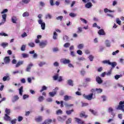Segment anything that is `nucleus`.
<instances>
[{"label":"nucleus","mask_w":124,"mask_h":124,"mask_svg":"<svg viewBox=\"0 0 124 124\" xmlns=\"http://www.w3.org/2000/svg\"><path fill=\"white\" fill-rule=\"evenodd\" d=\"M52 18V16L50 14H48L46 16V19H51Z\"/></svg>","instance_id":"obj_47"},{"label":"nucleus","mask_w":124,"mask_h":124,"mask_svg":"<svg viewBox=\"0 0 124 124\" xmlns=\"http://www.w3.org/2000/svg\"><path fill=\"white\" fill-rule=\"evenodd\" d=\"M23 86H21V87L19 88V94H20V95H23Z\"/></svg>","instance_id":"obj_30"},{"label":"nucleus","mask_w":124,"mask_h":124,"mask_svg":"<svg viewBox=\"0 0 124 124\" xmlns=\"http://www.w3.org/2000/svg\"><path fill=\"white\" fill-rule=\"evenodd\" d=\"M45 64H46V63L44 62H40L39 63V66H40V67L41 66H43V65H44Z\"/></svg>","instance_id":"obj_61"},{"label":"nucleus","mask_w":124,"mask_h":124,"mask_svg":"<svg viewBox=\"0 0 124 124\" xmlns=\"http://www.w3.org/2000/svg\"><path fill=\"white\" fill-rule=\"evenodd\" d=\"M21 50L22 51H25L26 50V46L25 45H22L21 47Z\"/></svg>","instance_id":"obj_57"},{"label":"nucleus","mask_w":124,"mask_h":124,"mask_svg":"<svg viewBox=\"0 0 124 124\" xmlns=\"http://www.w3.org/2000/svg\"><path fill=\"white\" fill-rule=\"evenodd\" d=\"M78 49H80L81 50L84 47V45L80 44L78 46Z\"/></svg>","instance_id":"obj_39"},{"label":"nucleus","mask_w":124,"mask_h":124,"mask_svg":"<svg viewBox=\"0 0 124 124\" xmlns=\"http://www.w3.org/2000/svg\"><path fill=\"white\" fill-rule=\"evenodd\" d=\"M17 18L16 16H13L12 18V22L14 23V24H16Z\"/></svg>","instance_id":"obj_24"},{"label":"nucleus","mask_w":124,"mask_h":124,"mask_svg":"<svg viewBox=\"0 0 124 124\" xmlns=\"http://www.w3.org/2000/svg\"><path fill=\"white\" fill-rule=\"evenodd\" d=\"M57 37H58V33H57V32L55 31L53 33V38L56 40V39H57Z\"/></svg>","instance_id":"obj_27"},{"label":"nucleus","mask_w":124,"mask_h":124,"mask_svg":"<svg viewBox=\"0 0 124 124\" xmlns=\"http://www.w3.org/2000/svg\"><path fill=\"white\" fill-rule=\"evenodd\" d=\"M38 100L39 102H42V101L44 100V97H43V96H40L38 98Z\"/></svg>","instance_id":"obj_25"},{"label":"nucleus","mask_w":124,"mask_h":124,"mask_svg":"<svg viewBox=\"0 0 124 124\" xmlns=\"http://www.w3.org/2000/svg\"><path fill=\"white\" fill-rule=\"evenodd\" d=\"M93 55H90L89 57V59L90 61V62H93Z\"/></svg>","instance_id":"obj_51"},{"label":"nucleus","mask_w":124,"mask_h":124,"mask_svg":"<svg viewBox=\"0 0 124 124\" xmlns=\"http://www.w3.org/2000/svg\"><path fill=\"white\" fill-rule=\"evenodd\" d=\"M39 25H41L42 30H45V22H43L42 20L40 19L38 20Z\"/></svg>","instance_id":"obj_5"},{"label":"nucleus","mask_w":124,"mask_h":124,"mask_svg":"<svg viewBox=\"0 0 124 124\" xmlns=\"http://www.w3.org/2000/svg\"><path fill=\"white\" fill-rule=\"evenodd\" d=\"M9 80H10V77L9 76H5L2 78V80L4 82H5V81H9Z\"/></svg>","instance_id":"obj_16"},{"label":"nucleus","mask_w":124,"mask_h":124,"mask_svg":"<svg viewBox=\"0 0 124 124\" xmlns=\"http://www.w3.org/2000/svg\"><path fill=\"white\" fill-rule=\"evenodd\" d=\"M23 63H24V62L23 61L18 62L16 65V67H19V66H20V65H22Z\"/></svg>","instance_id":"obj_22"},{"label":"nucleus","mask_w":124,"mask_h":124,"mask_svg":"<svg viewBox=\"0 0 124 124\" xmlns=\"http://www.w3.org/2000/svg\"><path fill=\"white\" fill-rule=\"evenodd\" d=\"M119 52H120V51L119 50H117L113 52L112 53V55L113 56H115V55H116V54H118V53H119Z\"/></svg>","instance_id":"obj_58"},{"label":"nucleus","mask_w":124,"mask_h":124,"mask_svg":"<svg viewBox=\"0 0 124 124\" xmlns=\"http://www.w3.org/2000/svg\"><path fill=\"white\" fill-rule=\"evenodd\" d=\"M53 78L54 81L58 80V78H59V74H56L55 76L53 77Z\"/></svg>","instance_id":"obj_38"},{"label":"nucleus","mask_w":124,"mask_h":124,"mask_svg":"<svg viewBox=\"0 0 124 124\" xmlns=\"http://www.w3.org/2000/svg\"><path fill=\"white\" fill-rule=\"evenodd\" d=\"M119 110H122L124 112V106H119Z\"/></svg>","instance_id":"obj_56"},{"label":"nucleus","mask_w":124,"mask_h":124,"mask_svg":"<svg viewBox=\"0 0 124 124\" xmlns=\"http://www.w3.org/2000/svg\"><path fill=\"white\" fill-rule=\"evenodd\" d=\"M80 20H81V21L82 22H83V23H84V24H87L88 23V21L86 19H85L80 18Z\"/></svg>","instance_id":"obj_48"},{"label":"nucleus","mask_w":124,"mask_h":124,"mask_svg":"<svg viewBox=\"0 0 124 124\" xmlns=\"http://www.w3.org/2000/svg\"><path fill=\"white\" fill-rule=\"evenodd\" d=\"M98 34L99 35H105V32H104V30L103 29H100L98 31Z\"/></svg>","instance_id":"obj_15"},{"label":"nucleus","mask_w":124,"mask_h":124,"mask_svg":"<svg viewBox=\"0 0 124 124\" xmlns=\"http://www.w3.org/2000/svg\"><path fill=\"white\" fill-rule=\"evenodd\" d=\"M0 36H8V35L3 32H1L0 33Z\"/></svg>","instance_id":"obj_45"},{"label":"nucleus","mask_w":124,"mask_h":124,"mask_svg":"<svg viewBox=\"0 0 124 124\" xmlns=\"http://www.w3.org/2000/svg\"><path fill=\"white\" fill-rule=\"evenodd\" d=\"M64 106L65 107H71V106H73V105H69L67 103H64Z\"/></svg>","instance_id":"obj_55"},{"label":"nucleus","mask_w":124,"mask_h":124,"mask_svg":"<svg viewBox=\"0 0 124 124\" xmlns=\"http://www.w3.org/2000/svg\"><path fill=\"white\" fill-rule=\"evenodd\" d=\"M71 122H72V119L71 118H69L66 121V124H71Z\"/></svg>","instance_id":"obj_36"},{"label":"nucleus","mask_w":124,"mask_h":124,"mask_svg":"<svg viewBox=\"0 0 124 124\" xmlns=\"http://www.w3.org/2000/svg\"><path fill=\"white\" fill-rule=\"evenodd\" d=\"M32 66H33V64L32 63H29L27 68H26V71L27 72H30V71H31V67H32Z\"/></svg>","instance_id":"obj_6"},{"label":"nucleus","mask_w":124,"mask_h":124,"mask_svg":"<svg viewBox=\"0 0 124 124\" xmlns=\"http://www.w3.org/2000/svg\"><path fill=\"white\" fill-rule=\"evenodd\" d=\"M28 45H29V46H30V47H35V45H34V43H33L32 42L29 43L28 44Z\"/></svg>","instance_id":"obj_46"},{"label":"nucleus","mask_w":124,"mask_h":124,"mask_svg":"<svg viewBox=\"0 0 124 124\" xmlns=\"http://www.w3.org/2000/svg\"><path fill=\"white\" fill-rule=\"evenodd\" d=\"M67 118V116H66V115H64L62 116V117L58 116L57 117V120L59 122H64V121L66 120Z\"/></svg>","instance_id":"obj_4"},{"label":"nucleus","mask_w":124,"mask_h":124,"mask_svg":"<svg viewBox=\"0 0 124 124\" xmlns=\"http://www.w3.org/2000/svg\"><path fill=\"white\" fill-rule=\"evenodd\" d=\"M4 62L5 63H9L10 62V58L9 56H6L4 58Z\"/></svg>","instance_id":"obj_10"},{"label":"nucleus","mask_w":124,"mask_h":124,"mask_svg":"<svg viewBox=\"0 0 124 124\" xmlns=\"http://www.w3.org/2000/svg\"><path fill=\"white\" fill-rule=\"evenodd\" d=\"M106 45L107 47H110L111 46V45L110 44V42L108 40L106 41Z\"/></svg>","instance_id":"obj_34"},{"label":"nucleus","mask_w":124,"mask_h":124,"mask_svg":"<svg viewBox=\"0 0 124 124\" xmlns=\"http://www.w3.org/2000/svg\"><path fill=\"white\" fill-rule=\"evenodd\" d=\"M96 92H97V93H102V89L99 88L96 89Z\"/></svg>","instance_id":"obj_44"},{"label":"nucleus","mask_w":124,"mask_h":124,"mask_svg":"<svg viewBox=\"0 0 124 124\" xmlns=\"http://www.w3.org/2000/svg\"><path fill=\"white\" fill-rule=\"evenodd\" d=\"M16 119H14L13 120L11 121V124H16Z\"/></svg>","instance_id":"obj_64"},{"label":"nucleus","mask_w":124,"mask_h":124,"mask_svg":"<svg viewBox=\"0 0 124 124\" xmlns=\"http://www.w3.org/2000/svg\"><path fill=\"white\" fill-rule=\"evenodd\" d=\"M62 62L64 64H68L70 63V60L67 59H63L62 61Z\"/></svg>","instance_id":"obj_14"},{"label":"nucleus","mask_w":124,"mask_h":124,"mask_svg":"<svg viewBox=\"0 0 124 124\" xmlns=\"http://www.w3.org/2000/svg\"><path fill=\"white\" fill-rule=\"evenodd\" d=\"M72 112H74V109H72L70 110H66V113L67 115H71V114H72Z\"/></svg>","instance_id":"obj_23"},{"label":"nucleus","mask_w":124,"mask_h":124,"mask_svg":"<svg viewBox=\"0 0 124 124\" xmlns=\"http://www.w3.org/2000/svg\"><path fill=\"white\" fill-rule=\"evenodd\" d=\"M116 23L117 24L119 25V26H121V25H122V21L120 20V19L119 18L116 19Z\"/></svg>","instance_id":"obj_43"},{"label":"nucleus","mask_w":124,"mask_h":124,"mask_svg":"<svg viewBox=\"0 0 124 124\" xmlns=\"http://www.w3.org/2000/svg\"><path fill=\"white\" fill-rule=\"evenodd\" d=\"M83 31V29L82 27H78V31H77V33H80Z\"/></svg>","instance_id":"obj_33"},{"label":"nucleus","mask_w":124,"mask_h":124,"mask_svg":"<svg viewBox=\"0 0 124 124\" xmlns=\"http://www.w3.org/2000/svg\"><path fill=\"white\" fill-rule=\"evenodd\" d=\"M79 116L80 118L84 117V119H87V117H88V115H86V112H85V111H82V113H80Z\"/></svg>","instance_id":"obj_11"},{"label":"nucleus","mask_w":124,"mask_h":124,"mask_svg":"<svg viewBox=\"0 0 124 124\" xmlns=\"http://www.w3.org/2000/svg\"><path fill=\"white\" fill-rule=\"evenodd\" d=\"M80 74L82 76H84V75H85V74H86V71H85L84 70H81V71H80Z\"/></svg>","instance_id":"obj_50"},{"label":"nucleus","mask_w":124,"mask_h":124,"mask_svg":"<svg viewBox=\"0 0 124 124\" xmlns=\"http://www.w3.org/2000/svg\"><path fill=\"white\" fill-rule=\"evenodd\" d=\"M121 77H123V75H116L115 76L114 78L115 80H118L119 78H121Z\"/></svg>","instance_id":"obj_29"},{"label":"nucleus","mask_w":124,"mask_h":124,"mask_svg":"<svg viewBox=\"0 0 124 124\" xmlns=\"http://www.w3.org/2000/svg\"><path fill=\"white\" fill-rule=\"evenodd\" d=\"M93 6V4H92V2H88L85 4V7L86 8H91Z\"/></svg>","instance_id":"obj_19"},{"label":"nucleus","mask_w":124,"mask_h":124,"mask_svg":"<svg viewBox=\"0 0 124 124\" xmlns=\"http://www.w3.org/2000/svg\"><path fill=\"white\" fill-rule=\"evenodd\" d=\"M22 56L23 58H29V54H26V53H23L22 54Z\"/></svg>","instance_id":"obj_49"},{"label":"nucleus","mask_w":124,"mask_h":124,"mask_svg":"<svg viewBox=\"0 0 124 124\" xmlns=\"http://www.w3.org/2000/svg\"><path fill=\"white\" fill-rule=\"evenodd\" d=\"M63 18V16H59L56 18L57 20H60L62 21Z\"/></svg>","instance_id":"obj_59"},{"label":"nucleus","mask_w":124,"mask_h":124,"mask_svg":"<svg viewBox=\"0 0 124 124\" xmlns=\"http://www.w3.org/2000/svg\"><path fill=\"white\" fill-rule=\"evenodd\" d=\"M23 117L22 116H18V122H22L23 121Z\"/></svg>","instance_id":"obj_60"},{"label":"nucleus","mask_w":124,"mask_h":124,"mask_svg":"<svg viewBox=\"0 0 124 124\" xmlns=\"http://www.w3.org/2000/svg\"><path fill=\"white\" fill-rule=\"evenodd\" d=\"M18 99H19V96H18L17 95H16L14 96L12 101L13 102H16V101H17Z\"/></svg>","instance_id":"obj_21"},{"label":"nucleus","mask_w":124,"mask_h":124,"mask_svg":"<svg viewBox=\"0 0 124 124\" xmlns=\"http://www.w3.org/2000/svg\"><path fill=\"white\" fill-rule=\"evenodd\" d=\"M77 54H78V55H79L80 56H82V54H83V52L81 51V50H78L77 51Z\"/></svg>","instance_id":"obj_54"},{"label":"nucleus","mask_w":124,"mask_h":124,"mask_svg":"<svg viewBox=\"0 0 124 124\" xmlns=\"http://www.w3.org/2000/svg\"><path fill=\"white\" fill-rule=\"evenodd\" d=\"M46 90H47V87L45 86H43L42 87V89L40 90V93H42V92H43L44 91H46Z\"/></svg>","instance_id":"obj_35"},{"label":"nucleus","mask_w":124,"mask_h":124,"mask_svg":"<svg viewBox=\"0 0 124 124\" xmlns=\"http://www.w3.org/2000/svg\"><path fill=\"white\" fill-rule=\"evenodd\" d=\"M69 16L71 17H76L77 16V15L76 14H75L74 13H70L69 14Z\"/></svg>","instance_id":"obj_41"},{"label":"nucleus","mask_w":124,"mask_h":124,"mask_svg":"<svg viewBox=\"0 0 124 124\" xmlns=\"http://www.w3.org/2000/svg\"><path fill=\"white\" fill-rule=\"evenodd\" d=\"M70 99H71V96L68 95L64 96V100H65V101H68V100H70Z\"/></svg>","instance_id":"obj_20"},{"label":"nucleus","mask_w":124,"mask_h":124,"mask_svg":"<svg viewBox=\"0 0 124 124\" xmlns=\"http://www.w3.org/2000/svg\"><path fill=\"white\" fill-rule=\"evenodd\" d=\"M48 94L49 96H51V97H54V96L57 94V91H54V92H49L48 93Z\"/></svg>","instance_id":"obj_13"},{"label":"nucleus","mask_w":124,"mask_h":124,"mask_svg":"<svg viewBox=\"0 0 124 124\" xmlns=\"http://www.w3.org/2000/svg\"><path fill=\"white\" fill-rule=\"evenodd\" d=\"M1 46H2V47H3V48H5V47H7V46H8V43H2L1 44Z\"/></svg>","instance_id":"obj_32"},{"label":"nucleus","mask_w":124,"mask_h":124,"mask_svg":"<svg viewBox=\"0 0 124 124\" xmlns=\"http://www.w3.org/2000/svg\"><path fill=\"white\" fill-rule=\"evenodd\" d=\"M60 114H62V109H58L56 111V115H60Z\"/></svg>","instance_id":"obj_37"},{"label":"nucleus","mask_w":124,"mask_h":124,"mask_svg":"<svg viewBox=\"0 0 124 124\" xmlns=\"http://www.w3.org/2000/svg\"><path fill=\"white\" fill-rule=\"evenodd\" d=\"M5 113H6V114H7V115H10V109L6 108Z\"/></svg>","instance_id":"obj_40"},{"label":"nucleus","mask_w":124,"mask_h":124,"mask_svg":"<svg viewBox=\"0 0 124 124\" xmlns=\"http://www.w3.org/2000/svg\"><path fill=\"white\" fill-rule=\"evenodd\" d=\"M68 39H69V38L66 35H65L63 38V40H68Z\"/></svg>","instance_id":"obj_62"},{"label":"nucleus","mask_w":124,"mask_h":124,"mask_svg":"<svg viewBox=\"0 0 124 124\" xmlns=\"http://www.w3.org/2000/svg\"><path fill=\"white\" fill-rule=\"evenodd\" d=\"M3 119L7 122L11 121V118H10V116H8V114H5Z\"/></svg>","instance_id":"obj_8"},{"label":"nucleus","mask_w":124,"mask_h":124,"mask_svg":"<svg viewBox=\"0 0 124 124\" xmlns=\"http://www.w3.org/2000/svg\"><path fill=\"white\" fill-rule=\"evenodd\" d=\"M45 122H46V124H51V123H52L53 122V120H52V119H48L46 120L45 121Z\"/></svg>","instance_id":"obj_26"},{"label":"nucleus","mask_w":124,"mask_h":124,"mask_svg":"<svg viewBox=\"0 0 124 124\" xmlns=\"http://www.w3.org/2000/svg\"><path fill=\"white\" fill-rule=\"evenodd\" d=\"M120 106H124V101H120L119 102V105H118L117 109H119L120 110Z\"/></svg>","instance_id":"obj_31"},{"label":"nucleus","mask_w":124,"mask_h":124,"mask_svg":"<svg viewBox=\"0 0 124 124\" xmlns=\"http://www.w3.org/2000/svg\"><path fill=\"white\" fill-rule=\"evenodd\" d=\"M70 46V44H69V43H66L63 45V47H64L65 48H68V47Z\"/></svg>","instance_id":"obj_42"},{"label":"nucleus","mask_w":124,"mask_h":124,"mask_svg":"<svg viewBox=\"0 0 124 124\" xmlns=\"http://www.w3.org/2000/svg\"><path fill=\"white\" fill-rule=\"evenodd\" d=\"M75 121L76 123H78V124H84V121H82V120L80 119L79 118H75Z\"/></svg>","instance_id":"obj_9"},{"label":"nucleus","mask_w":124,"mask_h":124,"mask_svg":"<svg viewBox=\"0 0 124 124\" xmlns=\"http://www.w3.org/2000/svg\"><path fill=\"white\" fill-rule=\"evenodd\" d=\"M93 93H92L89 95H83V96L85 99H87V100H92L93 99Z\"/></svg>","instance_id":"obj_2"},{"label":"nucleus","mask_w":124,"mask_h":124,"mask_svg":"<svg viewBox=\"0 0 124 124\" xmlns=\"http://www.w3.org/2000/svg\"><path fill=\"white\" fill-rule=\"evenodd\" d=\"M90 112L93 114V115H96L97 112L96 111H94L93 109H90Z\"/></svg>","instance_id":"obj_53"},{"label":"nucleus","mask_w":124,"mask_h":124,"mask_svg":"<svg viewBox=\"0 0 124 124\" xmlns=\"http://www.w3.org/2000/svg\"><path fill=\"white\" fill-rule=\"evenodd\" d=\"M22 1L24 3H26L27 4L29 3V2H30V1H31V0H22Z\"/></svg>","instance_id":"obj_52"},{"label":"nucleus","mask_w":124,"mask_h":124,"mask_svg":"<svg viewBox=\"0 0 124 124\" xmlns=\"http://www.w3.org/2000/svg\"><path fill=\"white\" fill-rule=\"evenodd\" d=\"M42 116H39L38 117L35 118V121H36L37 123L42 122Z\"/></svg>","instance_id":"obj_17"},{"label":"nucleus","mask_w":124,"mask_h":124,"mask_svg":"<svg viewBox=\"0 0 124 124\" xmlns=\"http://www.w3.org/2000/svg\"><path fill=\"white\" fill-rule=\"evenodd\" d=\"M67 84L69 85V86H71L72 87H73V81L71 79H68L67 80Z\"/></svg>","instance_id":"obj_18"},{"label":"nucleus","mask_w":124,"mask_h":124,"mask_svg":"<svg viewBox=\"0 0 124 124\" xmlns=\"http://www.w3.org/2000/svg\"><path fill=\"white\" fill-rule=\"evenodd\" d=\"M29 95L28 94H24L23 96V99H26V98H28Z\"/></svg>","instance_id":"obj_63"},{"label":"nucleus","mask_w":124,"mask_h":124,"mask_svg":"<svg viewBox=\"0 0 124 124\" xmlns=\"http://www.w3.org/2000/svg\"><path fill=\"white\" fill-rule=\"evenodd\" d=\"M103 63H104L105 64L107 63L109 65L111 66V70H113L114 68H115V67L117 65V62H110L109 60H105L103 61Z\"/></svg>","instance_id":"obj_1"},{"label":"nucleus","mask_w":124,"mask_h":124,"mask_svg":"<svg viewBox=\"0 0 124 124\" xmlns=\"http://www.w3.org/2000/svg\"><path fill=\"white\" fill-rule=\"evenodd\" d=\"M47 41H43L39 44L40 48H44L47 45Z\"/></svg>","instance_id":"obj_3"},{"label":"nucleus","mask_w":124,"mask_h":124,"mask_svg":"<svg viewBox=\"0 0 124 124\" xmlns=\"http://www.w3.org/2000/svg\"><path fill=\"white\" fill-rule=\"evenodd\" d=\"M7 15L6 14H4L2 15V18L3 19V21H4V22H1L0 23V26H1V25H3L4 24V22H6V17Z\"/></svg>","instance_id":"obj_7"},{"label":"nucleus","mask_w":124,"mask_h":124,"mask_svg":"<svg viewBox=\"0 0 124 124\" xmlns=\"http://www.w3.org/2000/svg\"><path fill=\"white\" fill-rule=\"evenodd\" d=\"M96 81L98 83V84H102V83L103 82V81L101 79V78L99 77H96Z\"/></svg>","instance_id":"obj_12"},{"label":"nucleus","mask_w":124,"mask_h":124,"mask_svg":"<svg viewBox=\"0 0 124 124\" xmlns=\"http://www.w3.org/2000/svg\"><path fill=\"white\" fill-rule=\"evenodd\" d=\"M23 17H28L30 16V13H29L28 12H24L22 15Z\"/></svg>","instance_id":"obj_28"}]
</instances>
